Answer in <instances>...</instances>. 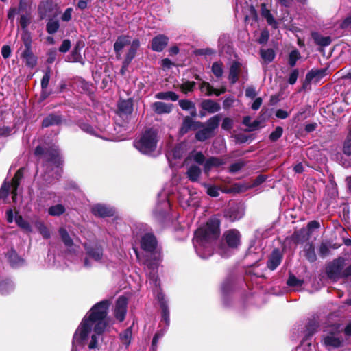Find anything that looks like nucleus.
Returning a JSON list of instances; mask_svg holds the SVG:
<instances>
[{"label": "nucleus", "mask_w": 351, "mask_h": 351, "mask_svg": "<svg viewBox=\"0 0 351 351\" xmlns=\"http://www.w3.org/2000/svg\"><path fill=\"white\" fill-rule=\"evenodd\" d=\"M110 306L108 300L101 301L95 304L82 319L73 338V350L76 343H82L88 335L93 331L88 344L89 349L96 348L106 327V317Z\"/></svg>", "instance_id": "f257e3e1"}, {"label": "nucleus", "mask_w": 351, "mask_h": 351, "mask_svg": "<svg viewBox=\"0 0 351 351\" xmlns=\"http://www.w3.org/2000/svg\"><path fill=\"white\" fill-rule=\"evenodd\" d=\"M219 224L210 220L204 226L198 228L193 240L196 253L202 258H207L213 254V243L219 236Z\"/></svg>", "instance_id": "f03ea898"}, {"label": "nucleus", "mask_w": 351, "mask_h": 351, "mask_svg": "<svg viewBox=\"0 0 351 351\" xmlns=\"http://www.w3.org/2000/svg\"><path fill=\"white\" fill-rule=\"evenodd\" d=\"M141 245L144 250L151 253L150 258H147L145 262V271L150 287L157 289L160 285L157 273L161 255L160 252L155 250L157 245L156 239L152 234L147 233L142 237Z\"/></svg>", "instance_id": "7ed1b4c3"}, {"label": "nucleus", "mask_w": 351, "mask_h": 351, "mask_svg": "<svg viewBox=\"0 0 351 351\" xmlns=\"http://www.w3.org/2000/svg\"><path fill=\"white\" fill-rule=\"evenodd\" d=\"M343 326L339 322H332L328 317L322 335L321 345L327 351H333L344 346Z\"/></svg>", "instance_id": "20e7f679"}, {"label": "nucleus", "mask_w": 351, "mask_h": 351, "mask_svg": "<svg viewBox=\"0 0 351 351\" xmlns=\"http://www.w3.org/2000/svg\"><path fill=\"white\" fill-rule=\"evenodd\" d=\"M157 142L156 132L153 130H147L142 134L139 138L134 141V146L142 154L150 155L155 151Z\"/></svg>", "instance_id": "39448f33"}, {"label": "nucleus", "mask_w": 351, "mask_h": 351, "mask_svg": "<svg viewBox=\"0 0 351 351\" xmlns=\"http://www.w3.org/2000/svg\"><path fill=\"white\" fill-rule=\"evenodd\" d=\"M346 265L343 258H339L329 263L326 267V273L329 278L337 280L340 278L351 276V265L343 270Z\"/></svg>", "instance_id": "423d86ee"}, {"label": "nucleus", "mask_w": 351, "mask_h": 351, "mask_svg": "<svg viewBox=\"0 0 351 351\" xmlns=\"http://www.w3.org/2000/svg\"><path fill=\"white\" fill-rule=\"evenodd\" d=\"M239 76L243 77V80H247V69L241 62L234 61L232 62L230 67L228 80L232 84H234L238 81Z\"/></svg>", "instance_id": "0eeeda50"}, {"label": "nucleus", "mask_w": 351, "mask_h": 351, "mask_svg": "<svg viewBox=\"0 0 351 351\" xmlns=\"http://www.w3.org/2000/svg\"><path fill=\"white\" fill-rule=\"evenodd\" d=\"M23 169L22 168L19 169L15 173L11 183L4 184L1 189V192L4 193L5 195H8L9 191L11 190L14 201H15V197L16 196V190L23 176Z\"/></svg>", "instance_id": "6e6552de"}, {"label": "nucleus", "mask_w": 351, "mask_h": 351, "mask_svg": "<svg viewBox=\"0 0 351 351\" xmlns=\"http://www.w3.org/2000/svg\"><path fill=\"white\" fill-rule=\"evenodd\" d=\"M62 163L63 160L60 156V152L56 149H53L51 153V158L49 159V161L47 162L46 165L47 167L52 165L55 166L56 169L55 172V176L54 175H52V177H54V178L56 179H58L61 176L62 170L60 168V166L62 165Z\"/></svg>", "instance_id": "1a4fd4ad"}, {"label": "nucleus", "mask_w": 351, "mask_h": 351, "mask_svg": "<svg viewBox=\"0 0 351 351\" xmlns=\"http://www.w3.org/2000/svg\"><path fill=\"white\" fill-rule=\"evenodd\" d=\"M128 300L125 297L121 296L116 301L114 315L119 322H123L127 313Z\"/></svg>", "instance_id": "9d476101"}, {"label": "nucleus", "mask_w": 351, "mask_h": 351, "mask_svg": "<svg viewBox=\"0 0 351 351\" xmlns=\"http://www.w3.org/2000/svg\"><path fill=\"white\" fill-rule=\"evenodd\" d=\"M54 7L52 0L42 1L38 7V14L40 19L51 17L53 14Z\"/></svg>", "instance_id": "9b49d317"}, {"label": "nucleus", "mask_w": 351, "mask_h": 351, "mask_svg": "<svg viewBox=\"0 0 351 351\" xmlns=\"http://www.w3.org/2000/svg\"><path fill=\"white\" fill-rule=\"evenodd\" d=\"M244 215V209L242 206L233 205L226 210L224 216L230 221H235L240 219Z\"/></svg>", "instance_id": "f8f14e48"}, {"label": "nucleus", "mask_w": 351, "mask_h": 351, "mask_svg": "<svg viewBox=\"0 0 351 351\" xmlns=\"http://www.w3.org/2000/svg\"><path fill=\"white\" fill-rule=\"evenodd\" d=\"M223 237L230 248H236L240 244L241 235L239 232L235 229L226 231L223 234Z\"/></svg>", "instance_id": "ddd939ff"}, {"label": "nucleus", "mask_w": 351, "mask_h": 351, "mask_svg": "<svg viewBox=\"0 0 351 351\" xmlns=\"http://www.w3.org/2000/svg\"><path fill=\"white\" fill-rule=\"evenodd\" d=\"M132 42L131 37L127 35H121L117 38L114 44V50L117 59L121 58L123 49L129 45H130Z\"/></svg>", "instance_id": "4468645a"}, {"label": "nucleus", "mask_w": 351, "mask_h": 351, "mask_svg": "<svg viewBox=\"0 0 351 351\" xmlns=\"http://www.w3.org/2000/svg\"><path fill=\"white\" fill-rule=\"evenodd\" d=\"M204 124L201 122H195L190 117H186L182 122V125L180 128V132L181 134L187 133L189 130H195L199 128L203 127Z\"/></svg>", "instance_id": "2eb2a0df"}, {"label": "nucleus", "mask_w": 351, "mask_h": 351, "mask_svg": "<svg viewBox=\"0 0 351 351\" xmlns=\"http://www.w3.org/2000/svg\"><path fill=\"white\" fill-rule=\"evenodd\" d=\"M91 210L94 215L101 217H110L114 213L113 208L99 204L93 206Z\"/></svg>", "instance_id": "dca6fc26"}, {"label": "nucleus", "mask_w": 351, "mask_h": 351, "mask_svg": "<svg viewBox=\"0 0 351 351\" xmlns=\"http://www.w3.org/2000/svg\"><path fill=\"white\" fill-rule=\"evenodd\" d=\"M169 38L166 36L162 34L158 35L152 40V49L154 51L160 52L166 47Z\"/></svg>", "instance_id": "f3484780"}, {"label": "nucleus", "mask_w": 351, "mask_h": 351, "mask_svg": "<svg viewBox=\"0 0 351 351\" xmlns=\"http://www.w3.org/2000/svg\"><path fill=\"white\" fill-rule=\"evenodd\" d=\"M342 152H343V154H345L346 156H351V131L348 133L346 139L343 141V147H342ZM340 162L345 167H351V160H343V158H341Z\"/></svg>", "instance_id": "a211bd4d"}, {"label": "nucleus", "mask_w": 351, "mask_h": 351, "mask_svg": "<svg viewBox=\"0 0 351 351\" xmlns=\"http://www.w3.org/2000/svg\"><path fill=\"white\" fill-rule=\"evenodd\" d=\"M140 46V42L138 39H134L132 40L130 49H128L124 61H123V67H128V65L130 64L132 60L134 58L137 49H138Z\"/></svg>", "instance_id": "6ab92c4d"}, {"label": "nucleus", "mask_w": 351, "mask_h": 351, "mask_svg": "<svg viewBox=\"0 0 351 351\" xmlns=\"http://www.w3.org/2000/svg\"><path fill=\"white\" fill-rule=\"evenodd\" d=\"M327 69H312L306 75V81L308 82H319L321 79L327 75Z\"/></svg>", "instance_id": "aec40b11"}, {"label": "nucleus", "mask_w": 351, "mask_h": 351, "mask_svg": "<svg viewBox=\"0 0 351 351\" xmlns=\"http://www.w3.org/2000/svg\"><path fill=\"white\" fill-rule=\"evenodd\" d=\"M82 47V43L80 42L76 43L71 53L67 56L66 61L69 62H80L84 64L80 53Z\"/></svg>", "instance_id": "412c9836"}, {"label": "nucleus", "mask_w": 351, "mask_h": 351, "mask_svg": "<svg viewBox=\"0 0 351 351\" xmlns=\"http://www.w3.org/2000/svg\"><path fill=\"white\" fill-rule=\"evenodd\" d=\"M282 256L279 250H273L267 262V267L271 270H274L281 263Z\"/></svg>", "instance_id": "4be33fe9"}, {"label": "nucleus", "mask_w": 351, "mask_h": 351, "mask_svg": "<svg viewBox=\"0 0 351 351\" xmlns=\"http://www.w3.org/2000/svg\"><path fill=\"white\" fill-rule=\"evenodd\" d=\"M152 108L156 114H167L171 112L173 105L162 101H156L152 104Z\"/></svg>", "instance_id": "5701e85b"}, {"label": "nucleus", "mask_w": 351, "mask_h": 351, "mask_svg": "<svg viewBox=\"0 0 351 351\" xmlns=\"http://www.w3.org/2000/svg\"><path fill=\"white\" fill-rule=\"evenodd\" d=\"M157 297L160 302V308L162 310V319L168 326L169 324V313L166 301L165 300V296L162 293H158Z\"/></svg>", "instance_id": "b1692460"}, {"label": "nucleus", "mask_w": 351, "mask_h": 351, "mask_svg": "<svg viewBox=\"0 0 351 351\" xmlns=\"http://www.w3.org/2000/svg\"><path fill=\"white\" fill-rule=\"evenodd\" d=\"M21 58L29 67L33 68L37 63V58L32 51V49H25L21 53Z\"/></svg>", "instance_id": "393cba45"}, {"label": "nucleus", "mask_w": 351, "mask_h": 351, "mask_svg": "<svg viewBox=\"0 0 351 351\" xmlns=\"http://www.w3.org/2000/svg\"><path fill=\"white\" fill-rule=\"evenodd\" d=\"M84 247L89 257L97 261L101 259L103 254L102 250L99 246L95 245V247H90L85 243Z\"/></svg>", "instance_id": "a878e982"}, {"label": "nucleus", "mask_w": 351, "mask_h": 351, "mask_svg": "<svg viewBox=\"0 0 351 351\" xmlns=\"http://www.w3.org/2000/svg\"><path fill=\"white\" fill-rule=\"evenodd\" d=\"M8 259L12 267L16 268L25 264L24 259L19 256L16 252L12 250L8 252Z\"/></svg>", "instance_id": "bb28decb"}, {"label": "nucleus", "mask_w": 351, "mask_h": 351, "mask_svg": "<svg viewBox=\"0 0 351 351\" xmlns=\"http://www.w3.org/2000/svg\"><path fill=\"white\" fill-rule=\"evenodd\" d=\"M14 221L17 226L21 228L25 233L29 234L33 232L30 223L23 218L22 216L16 215Z\"/></svg>", "instance_id": "cd10ccee"}, {"label": "nucleus", "mask_w": 351, "mask_h": 351, "mask_svg": "<svg viewBox=\"0 0 351 351\" xmlns=\"http://www.w3.org/2000/svg\"><path fill=\"white\" fill-rule=\"evenodd\" d=\"M202 108L210 113L217 112L221 109L220 104L211 99L203 101Z\"/></svg>", "instance_id": "c85d7f7f"}, {"label": "nucleus", "mask_w": 351, "mask_h": 351, "mask_svg": "<svg viewBox=\"0 0 351 351\" xmlns=\"http://www.w3.org/2000/svg\"><path fill=\"white\" fill-rule=\"evenodd\" d=\"M223 164V161L216 157H210L206 160L204 165V172L208 174L213 167H217Z\"/></svg>", "instance_id": "c756f323"}, {"label": "nucleus", "mask_w": 351, "mask_h": 351, "mask_svg": "<svg viewBox=\"0 0 351 351\" xmlns=\"http://www.w3.org/2000/svg\"><path fill=\"white\" fill-rule=\"evenodd\" d=\"M202 170L199 167L193 165H191L186 172L189 179L192 182H197L201 176Z\"/></svg>", "instance_id": "7c9ffc66"}, {"label": "nucleus", "mask_w": 351, "mask_h": 351, "mask_svg": "<svg viewBox=\"0 0 351 351\" xmlns=\"http://www.w3.org/2000/svg\"><path fill=\"white\" fill-rule=\"evenodd\" d=\"M261 15L264 19H265L269 25L272 26L273 27H277L276 21L274 18L270 10L267 8L265 4L261 5Z\"/></svg>", "instance_id": "2f4dec72"}, {"label": "nucleus", "mask_w": 351, "mask_h": 351, "mask_svg": "<svg viewBox=\"0 0 351 351\" xmlns=\"http://www.w3.org/2000/svg\"><path fill=\"white\" fill-rule=\"evenodd\" d=\"M304 254L305 257L310 261L314 262L316 260L315 248L311 243H306L304 246Z\"/></svg>", "instance_id": "473e14b6"}, {"label": "nucleus", "mask_w": 351, "mask_h": 351, "mask_svg": "<svg viewBox=\"0 0 351 351\" xmlns=\"http://www.w3.org/2000/svg\"><path fill=\"white\" fill-rule=\"evenodd\" d=\"M155 98L160 100L177 101L178 95L173 91L159 92L155 95Z\"/></svg>", "instance_id": "72a5a7b5"}, {"label": "nucleus", "mask_w": 351, "mask_h": 351, "mask_svg": "<svg viewBox=\"0 0 351 351\" xmlns=\"http://www.w3.org/2000/svg\"><path fill=\"white\" fill-rule=\"evenodd\" d=\"M14 286L10 280H0V294L6 295L14 290Z\"/></svg>", "instance_id": "f704fd0d"}, {"label": "nucleus", "mask_w": 351, "mask_h": 351, "mask_svg": "<svg viewBox=\"0 0 351 351\" xmlns=\"http://www.w3.org/2000/svg\"><path fill=\"white\" fill-rule=\"evenodd\" d=\"M179 105L182 110H190L191 116H196V108L192 101L187 99H181L179 101Z\"/></svg>", "instance_id": "c9c22d12"}, {"label": "nucleus", "mask_w": 351, "mask_h": 351, "mask_svg": "<svg viewBox=\"0 0 351 351\" xmlns=\"http://www.w3.org/2000/svg\"><path fill=\"white\" fill-rule=\"evenodd\" d=\"M61 123V117L59 115L50 114L43 119V127H49L51 125H58Z\"/></svg>", "instance_id": "e433bc0d"}, {"label": "nucleus", "mask_w": 351, "mask_h": 351, "mask_svg": "<svg viewBox=\"0 0 351 351\" xmlns=\"http://www.w3.org/2000/svg\"><path fill=\"white\" fill-rule=\"evenodd\" d=\"M119 110L120 112L128 114L132 112V104L130 100H122L119 103Z\"/></svg>", "instance_id": "4c0bfd02"}, {"label": "nucleus", "mask_w": 351, "mask_h": 351, "mask_svg": "<svg viewBox=\"0 0 351 351\" xmlns=\"http://www.w3.org/2000/svg\"><path fill=\"white\" fill-rule=\"evenodd\" d=\"M132 335V327L126 328L123 332L120 333L119 337L121 343L125 346H128L131 342Z\"/></svg>", "instance_id": "58836bf2"}, {"label": "nucleus", "mask_w": 351, "mask_h": 351, "mask_svg": "<svg viewBox=\"0 0 351 351\" xmlns=\"http://www.w3.org/2000/svg\"><path fill=\"white\" fill-rule=\"evenodd\" d=\"M220 121L221 116L219 114L213 116L207 121L206 128L214 133V130L218 128Z\"/></svg>", "instance_id": "ea45409f"}, {"label": "nucleus", "mask_w": 351, "mask_h": 351, "mask_svg": "<svg viewBox=\"0 0 351 351\" xmlns=\"http://www.w3.org/2000/svg\"><path fill=\"white\" fill-rule=\"evenodd\" d=\"M213 135V133L206 128V127L202 128V130H199L196 134H195V138L199 141H204L210 138H211Z\"/></svg>", "instance_id": "a19ab883"}, {"label": "nucleus", "mask_w": 351, "mask_h": 351, "mask_svg": "<svg viewBox=\"0 0 351 351\" xmlns=\"http://www.w3.org/2000/svg\"><path fill=\"white\" fill-rule=\"evenodd\" d=\"M34 225L44 238L48 239L50 237V232L49 229L45 226V224L42 221L39 220H35L34 221Z\"/></svg>", "instance_id": "79ce46f5"}, {"label": "nucleus", "mask_w": 351, "mask_h": 351, "mask_svg": "<svg viewBox=\"0 0 351 351\" xmlns=\"http://www.w3.org/2000/svg\"><path fill=\"white\" fill-rule=\"evenodd\" d=\"M260 53L262 59L267 63L271 62L275 58V53L271 49H261Z\"/></svg>", "instance_id": "37998d69"}, {"label": "nucleus", "mask_w": 351, "mask_h": 351, "mask_svg": "<svg viewBox=\"0 0 351 351\" xmlns=\"http://www.w3.org/2000/svg\"><path fill=\"white\" fill-rule=\"evenodd\" d=\"M59 27V21L53 19H49L46 25V30L49 34L56 33L58 30Z\"/></svg>", "instance_id": "c03bdc74"}, {"label": "nucleus", "mask_w": 351, "mask_h": 351, "mask_svg": "<svg viewBox=\"0 0 351 351\" xmlns=\"http://www.w3.org/2000/svg\"><path fill=\"white\" fill-rule=\"evenodd\" d=\"M243 124L247 127L249 131H254L259 127L260 121L255 120L252 122L251 117L246 116L243 118Z\"/></svg>", "instance_id": "a18cd8bd"}, {"label": "nucleus", "mask_w": 351, "mask_h": 351, "mask_svg": "<svg viewBox=\"0 0 351 351\" xmlns=\"http://www.w3.org/2000/svg\"><path fill=\"white\" fill-rule=\"evenodd\" d=\"M189 158L193 160L199 165H204L206 162L205 156L201 152H193L189 154Z\"/></svg>", "instance_id": "49530a36"}, {"label": "nucleus", "mask_w": 351, "mask_h": 351, "mask_svg": "<svg viewBox=\"0 0 351 351\" xmlns=\"http://www.w3.org/2000/svg\"><path fill=\"white\" fill-rule=\"evenodd\" d=\"M21 40L24 44L25 49H32V36L27 29L23 30L21 34Z\"/></svg>", "instance_id": "de8ad7c7"}, {"label": "nucleus", "mask_w": 351, "mask_h": 351, "mask_svg": "<svg viewBox=\"0 0 351 351\" xmlns=\"http://www.w3.org/2000/svg\"><path fill=\"white\" fill-rule=\"evenodd\" d=\"M65 208L62 204H56L55 206H52L48 210L49 214L51 216H59L63 214Z\"/></svg>", "instance_id": "09e8293b"}, {"label": "nucleus", "mask_w": 351, "mask_h": 351, "mask_svg": "<svg viewBox=\"0 0 351 351\" xmlns=\"http://www.w3.org/2000/svg\"><path fill=\"white\" fill-rule=\"evenodd\" d=\"M61 239L66 246L71 247L73 246V241L69 235L67 231L64 228H60L59 230Z\"/></svg>", "instance_id": "8fccbe9b"}, {"label": "nucleus", "mask_w": 351, "mask_h": 351, "mask_svg": "<svg viewBox=\"0 0 351 351\" xmlns=\"http://www.w3.org/2000/svg\"><path fill=\"white\" fill-rule=\"evenodd\" d=\"M313 38L317 45L324 47L329 45L331 43V39L329 36H322L319 34H314Z\"/></svg>", "instance_id": "3c124183"}, {"label": "nucleus", "mask_w": 351, "mask_h": 351, "mask_svg": "<svg viewBox=\"0 0 351 351\" xmlns=\"http://www.w3.org/2000/svg\"><path fill=\"white\" fill-rule=\"evenodd\" d=\"M212 72L217 77H221L223 73V64L215 62L212 65Z\"/></svg>", "instance_id": "603ef678"}, {"label": "nucleus", "mask_w": 351, "mask_h": 351, "mask_svg": "<svg viewBox=\"0 0 351 351\" xmlns=\"http://www.w3.org/2000/svg\"><path fill=\"white\" fill-rule=\"evenodd\" d=\"M200 90L206 95L210 96L213 94L214 88L208 82H203L200 84Z\"/></svg>", "instance_id": "864d4df0"}, {"label": "nucleus", "mask_w": 351, "mask_h": 351, "mask_svg": "<svg viewBox=\"0 0 351 351\" xmlns=\"http://www.w3.org/2000/svg\"><path fill=\"white\" fill-rule=\"evenodd\" d=\"M319 326L318 322L315 319L310 320L306 326L307 335H311L317 330Z\"/></svg>", "instance_id": "5fc2aeb1"}, {"label": "nucleus", "mask_w": 351, "mask_h": 351, "mask_svg": "<svg viewBox=\"0 0 351 351\" xmlns=\"http://www.w3.org/2000/svg\"><path fill=\"white\" fill-rule=\"evenodd\" d=\"M204 186L206 189V193L208 195L214 197L219 195V189L217 186L206 184H204Z\"/></svg>", "instance_id": "6e6d98bb"}, {"label": "nucleus", "mask_w": 351, "mask_h": 351, "mask_svg": "<svg viewBox=\"0 0 351 351\" xmlns=\"http://www.w3.org/2000/svg\"><path fill=\"white\" fill-rule=\"evenodd\" d=\"M283 132V129L280 126L276 128L275 130L273 131L269 135V140L272 142L276 141L280 137H281Z\"/></svg>", "instance_id": "4d7b16f0"}, {"label": "nucleus", "mask_w": 351, "mask_h": 351, "mask_svg": "<svg viewBox=\"0 0 351 351\" xmlns=\"http://www.w3.org/2000/svg\"><path fill=\"white\" fill-rule=\"evenodd\" d=\"M300 58V54L298 51L293 50L291 51L289 58V64L291 66H294L296 64L298 60Z\"/></svg>", "instance_id": "13d9d810"}, {"label": "nucleus", "mask_w": 351, "mask_h": 351, "mask_svg": "<svg viewBox=\"0 0 351 351\" xmlns=\"http://www.w3.org/2000/svg\"><path fill=\"white\" fill-rule=\"evenodd\" d=\"M185 153V145H178L173 150V156L175 158H180Z\"/></svg>", "instance_id": "bf43d9fd"}, {"label": "nucleus", "mask_w": 351, "mask_h": 351, "mask_svg": "<svg viewBox=\"0 0 351 351\" xmlns=\"http://www.w3.org/2000/svg\"><path fill=\"white\" fill-rule=\"evenodd\" d=\"M54 149H58L60 152V150H59V149L58 147H51L50 149V150H49L47 152L45 153L43 148L41 146H38V147H36V148L35 149V154L36 156H40V155H42V154H45L46 157H47V160H48V161H47V162H48L49 161L50 158H51V153L52 150Z\"/></svg>", "instance_id": "052dcab7"}, {"label": "nucleus", "mask_w": 351, "mask_h": 351, "mask_svg": "<svg viewBox=\"0 0 351 351\" xmlns=\"http://www.w3.org/2000/svg\"><path fill=\"white\" fill-rule=\"evenodd\" d=\"M303 282L302 280L298 279L293 275L290 276L287 280V285L290 287H301Z\"/></svg>", "instance_id": "680f3d73"}, {"label": "nucleus", "mask_w": 351, "mask_h": 351, "mask_svg": "<svg viewBox=\"0 0 351 351\" xmlns=\"http://www.w3.org/2000/svg\"><path fill=\"white\" fill-rule=\"evenodd\" d=\"M51 76V70L47 69L41 80V88L43 90L47 88L48 86Z\"/></svg>", "instance_id": "e2e57ef3"}, {"label": "nucleus", "mask_w": 351, "mask_h": 351, "mask_svg": "<svg viewBox=\"0 0 351 351\" xmlns=\"http://www.w3.org/2000/svg\"><path fill=\"white\" fill-rule=\"evenodd\" d=\"M245 165L243 160H239L230 166V171L232 173H237L240 171Z\"/></svg>", "instance_id": "0e129e2a"}, {"label": "nucleus", "mask_w": 351, "mask_h": 351, "mask_svg": "<svg viewBox=\"0 0 351 351\" xmlns=\"http://www.w3.org/2000/svg\"><path fill=\"white\" fill-rule=\"evenodd\" d=\"M47 62L48 64H52L56 59L57 50L55 48L51 49L47 53Z\"/></svg>", "instance_id": "69168bd1"}, {"label": "nucleus", "mask_w": 351, "mask_h": 351, "mask_svg": "<svg viewBox=\"0 0 351 351\" xmlns=\"http://www.w3.org/2000/svg\"><path fill=\"white\" fill-rule=\"evenodd\" d=\"M73 11V10L72 8H66L61 16V20L64 22H69V21H71L72 18Z\"/></svg>", "instance_id": "338daca9"}, {"label": "nucleus", "mask_w": 351, "mask_h": 351, "mask_svg": "<svg viewBox=\"0 0 351 351\" xmlns=\"http://www.w3.org/2000/svg\"><path fill=\"white\" fill-rule=\"evenodd\" d=\"M80 128L84 132L93 134V135H97L94 128L90 125L88 123H81L79 124Z\"/></svg>", "instance_id": "774afa93"}]
</instances>
